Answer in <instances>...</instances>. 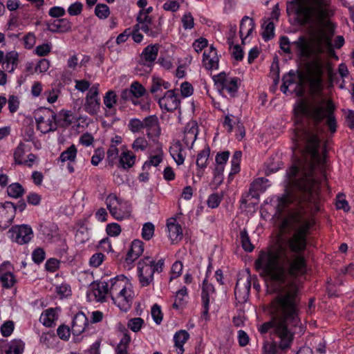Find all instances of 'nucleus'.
I'll use <instances>...</instances> for the list:
<instances>
[{"label": "nucleus", "mask_w": 354, "mask_h": 354, "mask_svg": "<svg viewBox=\"0 0 354 354\" xmlns=\"http://www.w3.org/2000/svg\"><path fill=\"white\" fill-rule=\"evenodd\" d=\"M295 229L286 244L261 251L255 261L256 269L265 277L269 291L277 293L271 304L272 318L260 326L259 331L275 335L279 348L286 352L293 342V328L300 323L297 307L299 288L293 278L306 272L302 252L306 247L308 224L303 221L302 226Z\"/></svg>", "instance_id": "f257e3e1"}, {"label": "nucleus", "mask_w": 354, "mask_h": 354, "mask_svg": "<svg viewBox=\"0 0 354 354\" xmlns=\"http://www.w3.org/2000/svg\"><path fill=\"white\" fill-rule=\"evenodd\" d=\"M322 89L319 94H314V97H320L317 101L306 104L301 102L297 111L302 114L311 117L315 123L305 128L295 130L292 140L294 144V149H298L303 156L302 160H298L290 169L289 175L295 176L299 174L301 176L294 182V185L290 191L287 192L277 200L276 207L279 212H282L286 207L293 205L298 208L291 212L281 223V230L285 232L289 228L301 227L303 221H306L310 226L303 212H313L319 209V183L313 175V168L324 163V158L319 152L320 139L319 134L321 129L317 122L324 119L327 113L326 124L331 133L336 131V120L333 114L335 109L330 100L326 101L322 97Z\"/></svg>", "instance_id": "f03ea898"}, {"label": "nucleus", "mask_w": 354, "mask_h": 354, "mask_svg": "<svg viewBox=\"0 0 354 354\" xmlns=\"http://www.w3.org/2000/svg\"><path fill=\"white\" fill-rule=\"evenodd\" d=\"M286 10L289 15L295 17L299 24L319 28L310 39L299 37L290 43L288 37L279 39L280 48L286 53H291V45L295 46L298 56L306 65L310 90L315 95L319 94L324 66L322 53L325 50L329 55L334 53L330 38L323 27L328 24L335 8L331 0H292L288 3Z\"/></svg>", "instance_id": "7ed1b4c3"}, {"label": "nucleus", "mask_w": 354, "mask_h": 354, "mask_svg": "<svg viewBox=\"0 0 354 354\" xmlns=\"http://www.w3.org/2000/svg\"><path fill=\"white\" fill-rule=\"evenodd\" d=\"M109 296L120 310L123 311L129 310L134 294L128 279L124 275L111 279Z\"/></svg>", "instance_id": "20e7f679"}, {"label": "nucleus", "mask_w": 354, "mask_h": 354, "mask_svg": "<svg viewBox=\"0 0 354 354\" xmlns=\"http://www.w3.org/2000/svg\"><path fill=\"white\" fill-rule=\"evenodd\" d=\"M164 266V260L160 259L156 261L150 257L142 259L138 263L139 282L142 286H148L153 281L156 272H161Z\"/></svg>", "instance_id": "39448f33"}, {"label": "nucleus", "mask_w": 354, "mask_h": 354, "mask_svg": "<svg viewBox=\"0 0 354 354\" xmlns=\"http://www.w3.org/2000/svg\"><path fill=\"white\" fill-rule=\"evenodd\" d=\"M105 203L110 214L116 220L122 221L131 216V204L118 198L115 194H109L106 197Z\"/></svg>", "instance_id": "423d86ee"}, {"label": "nucleus", "mask_w": 354, "mask_h": 354, "mask_svg": "<svg viewBox=\"0 0 354 354\" xmlns=\"http://www.w3.org/2000/svg\"><path fill=\"white\" fill-rule=\"evenodd\" d=\"M158 53L157 45H149L145 47L140 57L136 70L142 75L151 73Z\"/></svg>", "instance_id": "0eeeda50"}, {"label": "nucleus", "mask_w": 354, "mask_h": 354, "mask_svg": "<svg viewBox=\"0 0 354 354\" xmlns=\"http://www.w3.org/2000/svg\"><path fill=\"white\" fill-rule=\"evenodd\" d=\"M30 150V147L23 142H19L17 146L13 149V159L15 165H25L32 167V165L38 162V157L32 153L27 156V158H24L26 152Z\"/></svg>", "instance_id": "6e6552de"}, {"label": "nucleus", "mask_w": 354, "mask_h": 354, "mask_svg": "<svg viewBox=\"0 0 354 354\" xmlns=\"http://www.w3.org/2000/svg\"><path fill=\"white\" fill-rule=\"evenodd\" d=\"M214 80L219 90L227 93L231 97H234L238 91L239 83L237 77L221 73L214 76Z\"/></svg>", "instance_id": "1a4fd4ad"}, {"label": "nucleus", "mask_w": 354, "mask_h": 354, "mask_svg": "<svg viewBox=\"0 0 354 354\" xmlns=\"http://www.w3.org/2000/svg\"><path fill=\"white\" fill-rule=\"evenodd\" d=\"M8 234L12 241L23 245L30 241L33 237V231L28 225H16L8 231Z\"/></svg>", "instance_id": "9d476101"}, {"label": "nucleus", "mask_w": 354, "mask_h": 354, "mask_svg": "<svg viewBox=\"0 0 354 354\" xmlns=\"http://www.w3.org/2000/svg\"><path fill=\"white\" fill-rule=\"evenodd\" d=\"M37 128L42 133L53 131L57 129L56 114L50 109L44 110L35 118Z\"/></svg>", "instance_id": "9b49d317"}, {"label": "nucleus", "mask_w": 354, "mask_h": 354, "mask_svg": "<svg viewBox=\"0 0 354 354\" xmlns=\"http://www.w3.org/2000/svg\"><path fill=\"white\" fill-rule=\"evenodd\" d=\"M99 84H94L88 90L85 97L84 110L90 115H95L100 109V99L99 97Z\"/></svg>", "instance_id": "f8f14e48"}, {"label": "nucleus", "mask_w": 354, "mask_h": 354, "mask_svg": "<svg viewBox=\"0 0 354 354\" xmlns=\"http://www.w3.org/2000/svg\"><path fill=\"white\" fill-rule=\"evenodd\" d=\"M137 22L136 27L141 29L149 37H156L160 33V24H154L151 17L144 12L138 13Z\"/></svg>", "instance_id": "ddd939ff"}, {"label": "nucleus", "mask_w": 354, "mask_h": 354, "mask_svg": "<svg viewBox=\"0 0 354 354\" xmlns=\"http://www.w3.org/2000/svg\"><path fill=\"white\" fill-rule=\"evenodd\" d=\"M15 218L14 203L10 201L0 203V230L8 228Z\"/></svg>", "instance_id": "4468645a"}, {"label": "nucleus", "mask_w": 354, "mask_h": 354, "mask_svg": "<svg viewBox=\"0 0 354 354\" xmlns=\"http://www.w3.org/2000/svg\"><path fill=\"white\" fill-rule=\"evenodd\" d=\"M143 129L146 130L148 138L151 139L159 138L161 134V128L158 118L156 115L146 117L143 120Z\"/></svg>", "instance_id": "2eb2a0df"}, {"label": "nucleus", "mask_w": 354, "mask_h": 354, "mask_svg": "<svg viewBox=\"0 0 354 354\" xmlns=\"http://www.w3.org/2000/svg\"><path fill=\"white\" fill-rule=\"evenodd\" d=\"M17 279L12 271L9 262H4L0 266V283L3 288L9 289L14 286Z\"/></svg>", "instance_id": "dca6fc26"}, {"label": "nucleus", "mask_w": 354, "mask_h": 354, "mask_svg": "<svg viewBox=\"0 0 354 354\" xmlns=\"http://www.w3.org/2000/svg\"><path fill=\"white\" fill-rule=\"evenodd\" d=\"M158 104L162 109L173 111L178 107L180 101L174 91L169 90L165 93L163 97L158 99Z\"/></svg>", "instance_id": "f3484780"}, {"label": "nucleus", "mask_w": 354, "mask_h": 354, "mask_svg": "<svg viewBox=\"0 0 354 354\" xmlns=\"http://www.w3.org/2000/svg\"><path fill=\"white\" fill-rule=\"evenodd\" d=\"M168 236L172 243H176L183 238V230L181 225L176 218H171L167 223Z\"/></svg>", "instance_id": "a211bd4d"}, {"label": "nucleus", "mask_w": 354, "mask_h": 354, "mask_svg": "<svg viewBox=\"0 0 354 354\" xmlns=\"http://www.w3.org/2000/svg\"><path fill=\"white\" fill-rule=\"evenodd\" d=\"M198 133V126L195 122H190L185 126L183 131V142L187 148H192L196 140Z\"/></svg>", "instance_id": "6ab92c4d"}, {"label": "nucleus", "mask_w": 354, "mask_h": 354, "mask_svg": "<svg viewBox=\"0 0 354 354\" xmlns=\"http://www.w3.org/2000/svg\"><path fill=\"white\" fill-rule=\"evenodd\" d=\"M250 280L249 277L245 279H239L234 289V295L237 299L240 301H245L250 293Z\"/></svg>", "instance_id": "aec40b11"}, {"label": "nucleus", "mask_w": 354, "mask_h": 354, "mask_svg": "<svg viewBox=\"0 0 354 354\" xmlns=\"http://www.w3.org/2000/svg\"><path fill=\"white\" fill-rule=\"evenodd\" d=\"M71 22L65 18L55 19L47 24V30L53 33H65L71 30Z\"/></svg>", "instance_id": "412c9836"}, {"label": "nucleus", "mask_w": 354, "mask_h": 354, "mask_svg": "<svg viewBox=\"0 0 354 354\" xmlns=\"http://www.w3.org/2000/svg\"><path fill=\"white\" fill-rule=\"evenodd\" d=\"M19 63V54L16 50H10L6 53L3 62V69L8 73H12Z\"/></svg>", "instance_id": "4be33fe9"}, {"label": "nucleus", "mask_w": 354, "mask_h": 354, "mask_svg": "<svg viewBox=\"0 0 354 354\" xmlns=\"http://www.w3.org/2000/svg\"><path fill=\"white\" fill-rule=\"evenodd\" d=\"M203 63L207 70L216 69L218 66V57L216 50L213 46L209 49V52L205 51L203 53Z\"/></svg>", "instance_id": "5701e85b"}, {"label": "nucleus", "mask_w": 354, "mask_h": 354, "mask_svg": "<svg viewBox=\"0 0 354 354\" xmlns=\"http://www.w3.org/2000/svg\"><path fill=\"white\" fill-rule=\"evenodd\" d=\"M111 279L108 281H100L93 290V294L97 301H104L109 296Z\"/></svg>", "instance_id": "b1692460"}, {"label": "nucleus", "mask_w": 354, "mask_h": 354, "mask_svg": "<svg viewBox=\"0 0 354 354\" xmlns=\"http://www.w3.org/2000/svg\"><path fill=\"white\" fill-rule=\"evenodd\" d=\"M87 324V318L82 313H77L72 323V333L75 335H79L84 331Z\"/></svg>", "instance_id": "393cba45"}, {"label": "nucleus", "mask_w": 354, "mask_h": 354, "mask_svg": "<svg viewBox=\"0 0 354 354\" xmlns=\"http://www.w3.org/2000/svg\"><path fill=\"white\" fill-rule=\"evenodd\" d=\"M254 29V22L253 19L248 16L243 17L240 24L239 30V34L243 43H244L245 39L250 35Z\"/></svg>", "instance_id": "a878e982"}, {"label": "nucleus", "mask_w": 354, "mask_h": 354, "mask_svg": "<svg viewBox=\"0 0 354 354\" xmlns=\"http://www.w3.org/2000/svg\"><path fill=\"white\" fill-rule=\"evenodd\" d=\"M136 161V156L133 153L125 147L122 149L121 154L119 157V162L124 169H129L133 166Z\"/></svg>", "instance_id": "bb28decb"}, {"label": "nucleus", "mask_w": 354, "mask_h": 354, "mask_svg": "<svg viewBox=\"0 0 354 354\" xmlns=\"http://www.w3.org/2000/svg\"><path fill=\"white\" fill-rule=\"evenodd\" d=\"M143 251V243L140 240H134L128 252L126 260L129 262L134 261L142 254Z\"/></svg>", "instance_id": "cd10ccee"}, {"label": "nucleus", "mask_w": 354, "mask_h": 354, "mask_svg": "<svg viewBox=\"0 0 354 354\" xmlns=\"http://www.w3.org/2000/svg\"><path fill=\"white\" fill-rule=\"evenodd\" d=\"M57 319V313L56 310L53 308L44 310L39 317V322L46 327H51L55 325Z\"/></svg>", "instance_id": "c85d7f7f"}, {"label": "nucleus", "mask_w": 354, "mask_h": 354, "mask_svg": "<svg viewBox=\"0 0 354 354\" xmlns=\"http://www.w3.org/2000/svg\"><path fill=\"white\" fill-rule=\"evenodd\" d=\"M189 337V333L185 330H179L175 333L174 336V340L175 342V346L177 347L178 354L183 353V345L188 340Z\"/></svg>", "instance_id": "c756f323"}, {"label": "nucleus", "mask_w": 354, "mask_h": 354, "mask_svg": "<svg viewBox=\"0 0 354 354\" xmlns=\"http://www.w3.org/2000/svg\"><path fill=\"white\" fill-rule=\"evenodd\" d=\"M169 86L170 84L169 82H165L158 77H153L152 78V84L150 91L151 93L154 94L155 96H158L163 89H168Z\"/></svg>", "instance_id": "7c9ffc66"}, {"label": "nucleus", "mask_w": 354, "mask_h": 354, "mask_svg": "<svg viewBox=\"0 0 354 354\" xmlns=\"http://www.w3.org/2000/svg\"><path fill=\"white\" fill-rule=\"evenodd\" d=\"M230 156L229 151H223L219 153L216 156V166L214 170V175L219 176L222 174L224 170V165L228 160Z\"/></svg>", "instance_id": "2f4dec72"}, {"label": "nucleus", "mask_w": 354, "mask_h": 354, "mask_svg": "<svg viewBox=\"0 0 354 354\" xmlns=\"http://www.w3.org/2000/svg\"><path fill=\"white\" fill-rule=\"evenodd\" d=\"M125 332L120 340V342L115 348V354H128L127 348L131 342V337L127 330L124 329Z\"/></svg>", "instance_id": "473e14b6"}, {"label": "nucleus", "mask_w": 354, "mask_h": 354, "mask_svg": "<svg viewBox=\"0 0 354 354\" xmlns=\"http://www.w3.org/2000/svg\"><path fill=\"white\" fill-rule=\"evenodd\" d=\"M183 147L179 141L175 142L170 149V153L178 165L184 162L185 157L183 154Z\"/></svg>", "instance_id": "72a5a7b5"}, {"label": "nucleus", "mask_w": 354, "mask_h": 354, "mask_svg": "<svg viewBox=\"0 0 354 354\" xmlns=\"http://www.w3.org/2000/svg\"><path fill=\"white\" fill-rule=\"evenodd\" d=\"M24 349V343L20 339H13L8 344L5 354H21Z\"/></svg>", "instance_id": "f704fd0d"}, {"label": "nucleus", "mask_w": 354, "mask_h": 354, "mask_svg": "<svg viewBox=\"0 0 354 354\" xmlns=\"http://www.w3.org/2000/svg\"><path fill=\"white\" fill-rule=\"evenodd\" d=\"M77 150L75 145H71L68 147L65 151L61 153L59 160L62 162L68 161L70 162H74L77 156Z\"/></svg>", "instance_id": "c9c22d12"}, {"label": "nucleus", "mask_w": 354, "mask_h": 354, "mask_svg": "<svg viewBox=\"0 0 354 354\" xmlns=\"http://www.w3.org/2000/svg\"><path fill=\"white\" fill-rule=\"evenodd\" d=\"M24 192V189L19 183H12L7 188L8 195L13 198L21 197Z\"/></svg>", "instance_id": "e433bc0d"}, {"label": "nucleus", "mask_w": 354, "mask_h": 354, "mask_svg": "<svg viewBox=\"0 0 354 354\" xmlns=\"http://www.w3.org/2000/svg\"><path fill=\"white\" fill-rule=\"evenodd\" d=\"M263 354H285L287 352L283 351L279 346L277 342H267L263 346Z\"/></svg>", "instance_id": "4c0bfd02"}, {"label": "nucleus", "mask_w": 354, "mask_h": 354, "mask_svg": "<svg viewBox=\"0 0 354 354\" xmlns=\"http://www.w3.org/2000/svg\"><path fill=\"white\" fill-rule=\"evenodd\" d=\"M210 149L205 147L197 156L196 165L201 169H204L207 167L208 158L209 156Z\"/></svg>", "instance_id": "58836bf2"}, {"label": "nucleus", "mask_w": 354, "mask_h": 354, "mask_svg": "<svg viewBox=\"0 0 354 354\" xmlns=\"http://www.w3.org/2000/svg\"><path fill=\"white\" fill-rule=\"evenodd\" d=\"M187 297V290L185 287L182 288L178 291H177L175 298V301L173 304V307L174 308L178 309L181 307L185 302V299Z\"/></svg>", "instance_id": "ea45409f"}, {"label": "nucleus", "mask_w": 354, "mask_h": 354, "mask_svg": "<svg viewBox=\"0 0 354 354\" xmlns=\"http://www.w3.org/2000/svg\"><path fill=\"white\" fill-rule=\"evenodd\" d=\"M262 29V37L265 41H268L274 37V26L272 21L265 22Z\"/></svg>", "instance_id": "a19ab883"}, {"label": "nucleus", "mask_w": 354, "mask_h": 354, "mask_svg": "<svg viewBox=\"0 0 354 354\" xmlns=\"http://www.w3.org/2000/svg\"><path fill=\"white\" fill-rule=\"evenodd\" d=\"M116 102L117 95L115 92L113 91H109L106 92L104 96V104L105 106L109 109H111L114 107Z\"/></svg>", "instance_id": "79ce46f5"}, {"label": "nucleus", "mask_w": 354, "mask_h": 354, "mask_svg": "<svg viewBox=\"0 0 354 354\" xmlns=\"http://www.w3.org/2000/svg\"><path fill=\"white\" fill-rule=\"evenodd\" d=\"M144 323V320L142 318L134 317L128 321L127 327L133 332L138 333L142 328Z\"/></svg>", "instance_id": "37998d69"}, {"label": "nucleus", "mask_w": 354, "mask_h": 354, "mask_svg": "<svg viewBox=\"0 0 354 354\" xmlns=\"http://www.w3.org/2000/svg\"><path fill=\"white\" fill-rule=\"evenodd\" d=\"M270 185L268 180L265 178H258L253 181L251 188L256 191L264 192Z\"/></svg>", "instance_id": "c03bdc74"}, {"label": "nucleus", "mask_w": 354, "mask_h": 354, "mask_svg": "<svg viewBox=\"0 0 354 354\" xmlns=\"http://www.w3.org/2000/svg\"><path fill=\"white\" fill-rule=\"evenodd\" d=\"M154 230L155 227L153 223L148 222L145 223L142 229V238L146 240L149 241L150 240L154 234Z\"/></svg>", "instance_id": "a18cd8bd"}, {"label": "nucleus", "mask_w": 354, "mask_h": 354, "mask_svg": "<svg viewBox=\"0 0 354 354\" xmlns=\"http://www.w3.org/2000/svg\"><path fill=\"white\" fill-rule=\"evenodd\" d=\"M95 13L100 19H105L110 14L109 8L105 4H97L95 8Z\"/></svg>", "instance_id": "49530a36"}, {"label": "nucleus", "mask_w": 354, "mask_h": 354, "mask_svg": "<svg viewBox=\"0 0 354 354\" xmlns=\"http://www.w3.org/2000/svg\"><path fill=\"white\" fill-rule=\"evenodd\" d=\"M130 90L133 97L138 98L143 96L145 93V88L138 82H134L130 86Z\"/></svg>", "instance_id": "de8ad7c7"}, {"label": "nucleus", "mask_w": 354, "mask_h": 354, "mask_svg": "<svg viewBox=\"0 0 354 354\" xmlns=\"http://www.w3.org/2000/svg\"><path fill=\"white\" fill-rule=\"evenodd\" d=\"M183 3V0H166L162 7L167 11L176 12Z\"/></svg>", "instance_id": "09e8293b"}, {"label": "nucleus", "mask_w": 354, "mask_h": 354, "mask_svg": "<svg viewBox=\"0 0 354 354\" xmlns=\"http://www.w3.org/2000/svg\"><path fill=\"white\" fill-rule=\"evenodd\" d=\"M239 119L237 117H235L233 115L227 114L225 118V120L223 122L224 127L227 129L228 131H232L233 127L235 125L239 124Z\"/></svg>", "instance_id": "8fccbe9b"}, {"label": "nucleus", "mask_w": 354, "mask_h": 354, "mask_svg": "<svg viewBox=\"0 0 354 354\" xmlns=\"http://www.w3.org/2000/svg\"><path fill=\"white\" fill-rule=\"evenodd\" d=\"M52 49V45L50 43H46L41 45L37 46L35 50L34 53L35 55L39 57H44L48 55Z\"/></svg>", "instance_id": "3c124183"}, {"label": "nucleus", "mask_w": 354, "mask_h": 354, "mask_svg": "<svg viewBox=\"0 0 354 354\" xmlns=\"http://www.w3.org/2000/svg\"><path fill=\"white\" fill-rule=\"evenodd\" d=\"M183 27L185 30H191L194 26V19L191 12H185L181 19Z\"/></svg>", "instance_id": "603ef678"}, {"label": "nucleus", "mask_w": 354, "mask_h": 354, "mask_svg": "<svg viewBox=\"0 0 354 354\" xmlns=\"http://www.w3.org/2000/svg\"><path fill=\"white\" fill-rule=\"evenodd\" d=\"M241 243L243 248L248 252H251L253 250V245L250 243V241L249 239L248 233L246 230H243L240 233Z\"/></svg>", "instance_id": "864d4df0"}, {"label": "nucleus", "mask_w": 354, "mask_h": 354, "mask_svg": "<svg viewBox=\"0 0 354 354\" xmlns=\"http://www.w3.org/2000/svg\"><path fill=\"white\" fill-rule=\"evenodd\" d=\"M242 153L241 151H235L232 156V173L236 174L239 171V164L241 162Z\"/></svg>", "instance_id": "5fc2aeb1"}, {"label": "nucleus", "mask_w": 354, "mask_h": 354, "mask_svg": "<svg viewBox=\"0 0 354 354\" xmlns=\"http://www.w3.org/2000/svg\"><path fill=\"white\" fill-rule=\"evenodd\" d=\"M147 145H148V142L146 140V139L144 138L140 137V138H136L133 141V142L132 144V148L136 151H144L147 149Z\"/></svg>", "instance_id": "6e6d98bb"}, {"label": "nucleus", "mask_w": 354, "mask_h": 354, "mask_svg": "<svg viewBox=\"0 0 354 354\" xmlns=\"http://www.w3.org/2000/svg\"><path fill=\"white\" fill-rule=\"evenodd\" d=\"M151 313L156 324H160L162 320V313L160 307L157 304H154L151 308Z\"/></svg>", "instance_id": "4d7b16f0"}, {"label": "nucleus", "mask_w": 354, "mask_h": 354, "mask_svg": "<svg viewBox=\"0 0 354 354\" xmlns=\"http://www.w3.org/2000/svg\"><path fill=\"white\" fill-rule=\"evenodd\" d=\"M8 104V109L10 113H13L17 111L19 106V100L17 96L10 95L7 100Z\"/></svg>", "instance_id": "13d9d810"}, {"label": "nucleus", "mask_w": 354, "mask_h": 354, "mask_svg": "<svg viewBox=\"0 0 354 354\" xmlns=\"http://www.w3.org/2000/svg\"><path fill=\"white\" fill-rule=\"evenodd\" d=\"M119 150L115 147V145H111L107 151V160L109 163L113 165L115 160L118 156Z\"/></svg>", "instance_id": "bf43d9fd"}, {"label": "nucleus", "mask_w": 354, "mask_h": 354, "mask_svg": "<svg viewBox=\"0 0 354 354\" xmlns=\"http://www.w3.org/2000/svg\"><path fill=\"white\" fill-rule=\"evenodd\" d=\"M50 63L48 59H40L35 67V72L39 73H46L50 68Z\"/></svg>", "instance_id": "052dcab7"}, {"label": "nucleus", "mask_w": 354, "mask_h": 354, "mask_svg": "<svg viewBox=\"0 0 354 354\" xmlns=\"http://www.w3.org/2000/svg\"><path fill=\"white\" fill-rule=\"evenodd\" d=\"M222 199V196L219 195L218 193L211 194L207 199V205L211 208L217 207Z\"/></svg>", "instance_id": "680f3d73"}, {"label": "nucleus", "mask_w": 354, "mask_h": 354, "mask_svg": "<svg viewBox=\"0 0 354 354\" xmlns=\"http://www.w3.org/2000/svg\"><path fill=\"white\" fill-rule=\"evenodd\" d=\"M106 231L109 236H117L121 232V227L119 224L113 223L106 225Z\"/></svg>", "instance_id": "e2e57ef3"}, {"label": "nucleus", "mask_w": 354, "mask_h": 354, "mask_svg": "<svg viewBox=\"0 0 354 354\" xmlns=\"http://www.w3.org/2000/svg\"><path fill=\"white\" fill-rule=\"evenodd\" d=\"M75 88L82 93L89 90L91 88L90 82L86 80H75Z\"/></svg>", "instance_id": "0e129e2a"}, {"label": "nucleus", "mask_w": 354, "mask_h": 354, "mask_svg": "<svg viewBox=\"0 0 354 354\" xmlns=\"http://www.w3.org/2000/svg\"><path fill=\"white\" fill-rule=\"evenodd\" d=\"M143 120L133 118L129 121V127L132 132L136 133L143 129Z\"/></svg>", "instance_id": "69168bd1"}, {"label": "nucleus", "mask_w": 354, "mask_h": 354, "mask_svg": "<svg viewBox=\"0 0 354 354\" xmlns=\"http://www.w3.org/2000/svg\"><path fill=\"white\" fill-rule=\"evenodd\" d=\"M14 330V323L12 321L6 322L1 327V332L3 336H10Z\"/></svg>", "instance_id": "338daca9"}, {"label": "nucleus", "mask_w": 354, "mask_h": 354, "mask_svg": "<svg viewBox=\"0 0 354 354\" xmlns=\"http://www.w3.org/2000/svg\"><path fill=\"white\" fill-rule=\"evenodd\" d=\"M57 333L60 339L68 340L70 337L71 330L67 326L62 325L58 327Z\"/></svg>", "instance_id": "774afa93"}]
</instances>
